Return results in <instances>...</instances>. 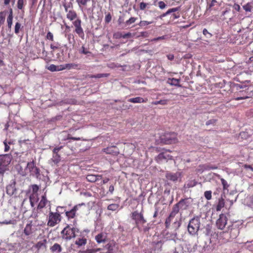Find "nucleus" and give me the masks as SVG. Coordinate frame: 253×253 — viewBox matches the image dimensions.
Returning <instances> with one entry per match:
<instances>
[{
    "mask_svg": "<svg viewBox=\"0 0 253 253\" xmlns=\"http://www.w3.org/2000/svg\"><path fill=\"white\" fill-rule=\"evenodd\" d=\"M42 230L36 221H29L25 225L22 236L28 240L38 239Z\"/></svg>",
    "mask_w": 253,
    "mask_h": 253,
    "instance_id": "obj_1",
    "label": "nucleus"
},
{
    "mask_svg": "<svg viewBox=\"0 0 253 253\" xmlns=\"http://www.w3.org/2000/svg\"><path fill=\"white\" fill-rule=\"evenodd\" d=\"M67 18L71 21H73V25L75 27L74 32L76 33L80 38L84 40V33L82 27V20L78 17L77 12L72 9L67 12Z\"/></svg>",
    "mask_w": 253,
    "mask_h": 253,
    "instance_id": "obj_2",
    "label": "nucleus"
},
{
    "mask_svg": "<svg viewBox=\"0 0 253 253\" xmlns=\"http://www.w3.org/2000/svg\"><path fill=\"white\" fill-rule=\"evenodd\" d=\"M131 217L135 221V227L139 231L146 232L148 231V228L144 226V224L146 223L147 221L144 217L142 211L140 212L137 211H134L131 214Z\"/></svg>",
    "mask_w": 253,
    "mask_h": 253,
    "instance_id": "obj_3",
    "label": "nucleus"
},
{
    "mask_svg": "<svg viewBox=\"0 0 253 253\" xmlns=\"http://www.w3.org/2000/svg\"><path fill=\"white\" fill-rule=\"evenodd\" d=\"M11 155L5 154L0 156V176L3 177L5 172L8 170V165L11 161Z\"/></svg>",
    "mask_w": 253,
    "mask_h": 253,
    "instance_id": "obj_4",
    "label": "nucleus"
},
{
    "mask_svg": "<svg viewBox=\"0 0 253 253\" xmlns=\"http://www.w3.org/2000/svg\"><path fill=\"white\" fill-rule=\"evenodd\" d=\"M177 134L175 132H165L160 137V141L164 144H171L177 142Z\"/></svg>",
    "mask_w": 253,
    "mask_h": 253,
    "instance_id": "obj_5",
    "label": "nucleus"
},
{
    "mask_svg": "<svg viewBox=\"0 0 253 253\" xmlns=\"http://www.w3.org/2000/svg\"><path fill=\"white\" fill-rule=\"evenodd\" d=\"M200 226V218L198 216L191 219L188 225V231L191 235H196L199 230Z\"/></svg>",
    "mask_w": 253,
    "mask_h": 253,
    "instance_id": "obj_6",
    "label": "nucleus"
},
{
    "mask_svg": "<svg viewBox=\"0 0 253 253\" xmlns=\"http://www.w3.org/2000/svg\"><path fill=\"white\" fill-rule=\"evenodd\" d=\"M76 231H78V229L74 227H71L69 224H67L66 226L62 230L61 234L63 239L69 240L76 237Z\"/></svg>",
    "mask_w": 253,
    "mask_h": 253,
    "instance_id": "obj_7",
    "label": "nucleus"
},
{
    "mask_svg": "<svg viewBox=\"0 0 253 253\" xmlns=\"http://www.w3.org/2000/svg\"><path fill=\"white\" fill-rule=\"evenodd\" d=\"M61 215L58 212L50 211L48 216L47 225L54 227L61 221Z\"/></svg>",
    "mask_w": 253,
    "mask_h": 253,
    "instance_id": "obj_8",
    "label": "nucleus"
},
{
    "mask_svg": "<svg viewBox=\"0 0 253 253\" xmlns=\"http://www.w3.org/2000/svg\"><path fill=\"white\" fill-rule=\"evenodd\" d=\"M170 151H165L160 153L156 158V161L158 163H162L164 161L167 162L172 159V156L169 154Z\"/></svg>",
    "mask_w": 253,
    "mask_h": 253,
    "instance_id": "obj_9",
    "label": "nucleus"
},
{
    "mask_svg": "<svg viewBox=\"0 0 253 253\" xmlns=\"http://www.w3.org/2000/svg\"><path fill=\"white\" fill-rule=\"evenodd\" d=\"M26 169L29 170L33 175H36L38 177L40 175V169L36 166L34 161L28 163Z\"/></svg>",
    "mask_w": 253,
    "mask_h": 253,
    "instance_id": "obj_10",
    "label": "nucleus"
},
{
    "mask_svg": "<svg viewBox=\"0 0 253 253\" xmlns=\"http://www.w3.org/2000/svg\"><path fill=\"white\" fill-rule=\"evenodd\" d=\"M227 218L224 214L219 215V218L217 220L216 225L219 229L223 230L227 224Z\"/></svg>",
    "mask_w": 253,
    "mask_h": 253,
    "instance_id": "obj_11",
    "label": "nucleus"
},
{
    "mask_svg": "<svg viewBox=\"0 0 253 253\" xmlns=\"http://www.w3.org/2000/svg\"><path fill=\"white\" fill-rule=\"evenodd\" d=\"M190 205V203L188 202V199H182L180 200V201L174 205V206H176L178 211L180 210L181 211L186 210L188 209Z\"/></svg>",
    "mask_w": 253,
    "mask_h": 253,
    "instance_id": "obj_12",
    "label": "nucleus"
},
{
    "mask_svg": "<svg viewBox=\"0 0 253 253\" xmlns=\"http://www.w3.org/2000/svg\"><path fill=\"white\" fill-rule=\"evenodd\" d=\"M180 176L181 173L179 172H176L175 173L167 172L166 174V177L167 180L174 182L177 181Z\"/></svg>",
    "mask_w": 253,
    "mask_h": 253,
    "instance_id": "obj_13",
    "label": "nucleus"
},
{
    "mask_svg": "<svg viewBox=\"0 0 253 253\" xmlns=\"http://www.w3.org/2000/svg\"><path fill=\"white\" fill-rule=\"evenodd\" d=\"M84 204L75 205L70 211H65V215L68 219L74 218L76 214L77 211L79 209V207Z\"/></svg>",
    "mask_w": 253,
    "mask_h": 253,
    "instance_id": "obj_14",
    "label": "nucleus"
},
{
    "mask_svg": "<svg viewBox=\"0 0 253 253\" xmlns=\"http://www.w3.org/2000/svg\"><path fill=\"white\" fill-rule=\"evenodd\" d=\"M47 204L50 205V202L47 199L46 193H44V194L41 197V200L37 206V210L41 211L43 208L45 207Z\"/></svg>",
    "mask_w": 253,
    "mask_h": 253,
    "instance_id": "obj_15",
    "label": "nucleus"
},
{
    "mask_svg": "<svg viewBox=\"0 0 253 253\" xmlns=\"http://www.w3.org/2000/svg\"><path fill=\"white\" fill-rule=\"evenodd\" d=\"M102 151L107 154H111L114 156H117L119 154V150L116 146H112L104 148Z\"/></svg>",
    "mask_w": 253,
    "mask_h": 253,
    "instance_id": "obj_16",
    "label": "nucleus"
},
{
    "mask_svg": "<svg viewBox=\"0 0 253 253\" xmlns=\"http://www.w3.org/2000/svg\"><path fill=\"white\" fill-rule=\"evenodd\" d=\"M107 234L106 233L101 232L95 236V239L97 243L100 244L105 243L107 240Z\"/></svg>",
    "mask_w": 253,
    "mask_h": 253,
    "instance_id": "obj_17",
    "label": "nucleus"
},
{
    "mask_svg": "<svg viewBox=\"0 0 253 253\" xmlns=\"http://www.w3.org/2000/svg\"><path fill=\"white\" fill-rule=\"evenodd\" d=\"M75 244L78 247L85 246L87 244V239L85 236L80 235L76 240Z\"/></svg>",
    "mask_w": 253,
    "mask_h": 253,
    "instance_id": "obj_18",
    "label": "nucleus"
},
{
    "mask_svg": "<svg viewBox=\"0 0 253 253\" xmlns=\"http://www.w3.org/2000/svg\"><path fill=\"white\" fill-rule=\"evenodd\" d=\"M47 240L44 239L42 241H40L37 243L35 245L34 247L39 251L41 249H46V248Z\"/></svg>",
    "mask_w": 253,
    "mask_h": 253,
    "instance_id": "obj_19",
    "label": "nucleus"
},
{
    "mask_svg": "<svg viewBox=\"0 0 253 253\" xmlns=\"http://www.w3.org/2000/svg\"><path fill=\"white\" fill-rule=\"evenodd\" d=\"M128 101L133 103H146L148 101V99L147 98H143L141 97H136L129 98Z\"/></svg>",
    "mask_w": 253,
    "mask_h": 253,
    "instance_id": "obj_20",
    "label": "nucleus"
},
{
    "mask_svg": "<svg viewBox=\"0 0 253 253\" xmlns=\"http://www.w3.org/2000/svg\"><path fill=\"white\" fill-rule=\"evenodd\" d=\"M6 193L11 196L16 192V189L15 187V182L13 184H9L6 186Z\"/></svg>",
    "mask_w": 253,
    "mask_h": 253,
    "instance_id": "obj_21",
    "label": "nucleus"
},
{
    "mask_svg": "<svg viewBox=\"0 0 253 253\" xmlns=\"http://www.w3.org/2000/svg\"><path fill=\"white\" fill-rule=\"evenodd\" d=\"M13 10L11 8H9V12L8 17H7V26L9 28H11L12 25V20H13Z\"/></svg>",
    "mask_w": 253,
    "mask_h": 253,
    "instance_id": "obj_22",
    "label": "nucleus"
},
{
    "mask_svg": "<svg viewBox=\"0 0 253 253\" xmlns=\"http://www.w3.org/2000/svg\"><path fill=\"white\" fill-rule=\"evenodd\" d=\"M50 250L52 253H59L62 251V247L59 244L55 243L50 248Z\"/></svg>",
    "mask_w": 253,
    "mask_h": 253,
    "instance_id": "obj_23",
    "label": "nucleus"
},
{
    "mask_svg": "<svg viewBox=\"0 0 253 253\" xmlns=\"http://www.w3.org/2000/svg\"><path fill=\"white\" fill-rule=\"evenodd\" d=\"M99 177L101 178V175H95L93 174H89L86 176V179L88 181L94 182L99 179Z\"/></svg>",
    "mask_w": 253,
    "mask_h": 253,
    "instance_id": "obj_24",
    "label": "nucleus"
},
{
    "mask_svg": "<svg viewBox=\"0 0 253 253\" xmlns=\"http://www.w3.org/2000/svg\"><path fill=\"white\" fill-rule=\"evenodd\" d=\"M180 80L175 78H169L168 80V83L172 85L180 86L179 84Z\"/></svg>",
    "mask_w": 253,
    "mask_h": 253,
    "instance_id": "obj_25",
    "label": "nucleus"
},
{
    "mask_svg": "<svg viewBox=\"0 0 253 253\" xmlns=\"http://www.w3.org/2000/svg\"><path fill=\"white\" fill-rule=\"evenodd\" d=\"M224 205L225 202L224 199L222 198H220L216 207V211H220L221 209L224 207Z\"/></svg>",
    "mask_w": 253,
    "mask_h": 253,
    "instance_id": "obj_26",
    "label": "nucleus"
},
{
    "mask_svg": "<svg viewBox=\"0 0 253 253\" xmlns=\"http://www.w3.org/2000/svg\"><path fill=\"white\" fill-rule=\"evenodd\" d=\"M65 66L67 70H70L72 69H79V65L75 63H67L65 64Z\"/></svg>",
    "mask_w": 253,
    "mask_h": 253,
    "instance_id": "obj_27",
    "label": "nucleus"
},
{
    "mask_svg": "<svg viewBox=\"0 0 253 253\" xmlns=\"http://www.w3.org/2000/svg\"><path fill=\"white\" fill-rule=\"evenodd\" d=\"M179 211L176 206H173L172 211L169 214V216L172 218H174L175 215L179 212Z\"/></svg>",
    "mask_w": 253,
    "mask_h": 253,
    "instance_id": "obj_28",
    "label": "nucleus"
},
{
    "mask_svg": "<svg viewBox=\"0 0 253 253\" xmlns=\"http://www.w3.org/2000/svg\"><path fill=\"white\" fill-rule=\"evenodd\" d=\"M61 160L60 156L58 154H53L52 156V161L55 164H57Z\"/></svg>",
    "mask_w": 253,
    "mask_h": 253,
    "instance_id": "obj_29",
    "label": "nucleus"
},
{
    "mask_svg": "<svg viewBox=\"0 0 253 253\" xmlns=\"http://www.w3.org/2000/svg\"><path fill=\"white\" fill-rule=\"evenodd\" d=\"M199 168H201L202 170H209L211 169H215L217 168V167L210 166L209 165H200L199 166Z\"/></svg>",
    "mask_w": 253,
    "mask_h": 253,
    "instance_id": "obj_30",
    "label": "nucleus"
},
{
    "mask_svg": "<svg viewBox=\"0 0 253 253\" xmlns=\"http://www.w3.org/2000/svg\"><path fill=\"white\" fill-rule=\"evenodd\" d=\"M101 250L100 248L97 249H87L85 251L80 252L81 253H95Z\"/></svg>",
    "mask_w": 253,
    "mask_h": 253,
    "instance_id": "obj_31",
    "label": "nucleus"
},
{
    "mask_svg": "<svg viewBox=\"0 0 253 253\" xmlns=\"http://www.w3.org/2000/svg\"><path fill=\"white\" fill-rule=\"evenodd\" d=\"M153 22L146 20H141L138 25L141 27H145L149 24H152Z\"/></svg>",
    "mask_w": 253,
    "mask_h": 253,
    "instance_id": "obj_32",
    "label": "nucleus"
},
{
    "mask_svg": "<svg viewBox=\"0 0 253 253\" xmlns=\"http://www.w3.org/2000/svg\"><path fill=\"white\" fill-rule=\"evenodd\" d=\"M119 207V204H112L109 205L108 206L107 209L109 211H115L118 210Z\"/></svg>",
    "mask_w": 253,
    "mask_h": 253,
    "instance_id": "obj_33",
    "label": "nucleus"
},
{
    "mask_svg": "<svg viewBox=\"0 0 253 253\" xmlns=\"http://www.w3.org/2000/svg\"><path fill=\"white\" fill-rule=\"evenodd\" d=\"M173 219V218H172L169 216L166 218L165 222L166 228L168 229L169 228L171 222Z\"/></svg>",
    "mask_w": 253,
    "mask_h": 253,
    "instance_id": "obj_34",
    "label": "nucleus"
},
{
    "mask_svg": "<svg viewBox=\"0 0 253 253\" xmlns=\"http://www.w3.org/2000/svg\"><path fill=\"white\" fill-rule=\"evenodd\" d=\"M45 68L51 72H55V71H57V70H58L57 66H56L54 64H50L49 65H47V66H46Z\"/></svg>",
    "mask_w": 253,
    "mask_h": 253,
    "instance_id": "obj_35",
    "label": "nucleus"
},
{
    "mask_svg": "<svg viewBox=\"0 0 253 253\" xmlns=\"http://www.w3.org/2000/svg\"><path fill=\"white\" fill-rule=\"evenodd\" d=\"M6 16V11L0 12V25H2L5 21V18Z\"/></svg>",
    "mask_w": 253,
    "mask_h": 253,
    "instance_id": "obj_36",
    "label": "nucleus"
},
{
    "mask_svg": "<svg viewBox=\"0 0 253 253\" xmlns=\"http://www.w3.org/2000/svg\"><path fill=\"white\" fill-rule=\"evenodd\" d=\"M243 8L246 12H251L253 6L250 3L248 2L246 4L243 5Z\"/></svg>",
    "mask_w": 253,
    "mask_h": 253,
    "instance_id": "obj_37",
    "label": "nucleus"
},
{
    "mask_svg": "<svg viewBox=\"0 0 253 253\" xmlns=\"http://www.w3.org/2000/svg\"><path fill=\"white\" fill-rule=\"evenodd\" d=\"M50 46L51 49H52V51H51L52 54L53 55L55 50L59 48L60 44L58 43H56L55 44L51 43L50 44Z\"/></svg>",
    "mask_w": 253,
    "mask_h": 253,
    "instance_id": "obj_38",
    "label": "nucleus"
},
{
    "mask_svg": "<svg viewBox=\"0 0 253 253\" xmlns=\"http://www.w3.org/2000/svg\"><path fill=\"white\" fill-rule=\"evenodd\" d=\"M168 103L167 100H160L159 101H153L152 102V104L153 105H158V104H162V105H166Z\"/></svg>",
    "mask_w": 253,
    "mask_h": 253,
    "instance_id": "obj_39",
    "label": "nucleus"
},
{
    "mask_svg": "<svg viewBox=\"0 0 253 253\" xmlns=\"http://www.w3.org/2000/svg\"><path fill=\"white\" fill-rule=\"evenodd\" d=\"M38 200V194L31 193L29 196L30 201H34L37 202Z\"/></svg>",
    "mask_w": 253,
    "mask_h": 253,
    "instance_id": "obj_40",
    "label": "nucleus"
},
{
    "mask_svg": "<svg viewBox=\"0 0 253 253\" xmlns=\"http://www.w3.org/2000/svg\"><path fill=\"white\" fill-rule=\"evenodd\" d=\"M220 179L221 183L223 185V190L228 189V188L229 187V185L228 184L227 182L223 178H220Z\"/></svg>",
    "mask_w": 253,
    "mask_h": 253,
    "instance_id": "obj_41",
    "label": "nucleus"
},
{
    "mask_svg": "<svg viewBox=\"0 0 253 253\" xmlns=\"http://www.w3.org/2000/svg\"><path fill=\"white\" fill-rule=\"evenodd\" d=\"M137 19V18L136 17H131L128 20L126 21V25H130V24L134 23Z\"/></svg>",
    "mask_w": 253,
    "mask_h": 253,
    "instance_id": "obj_42",
    "label": "nucleus"
},
{
    "mask_svg": "<svg viewBox=\"0 0 253 253\" xmlns=\"http://www.w3.org/2000/svg\"><path fill=\"white\" fill-rule=\"evenodd\" d=\"M21 28V25L19 22H16L15 25L14 32L16 34H18L19 33L20 29Z\"/></svg>",
    "mask_w": 253,
    "mask_h": 253,
    "instance_id": "obj_43",
    "label": "nucleus"
},
{
    "mask_svg": "<svg viewBox=\"0 0 253 253\" xmlns=\"http://www.w3.org/2000/svg\"><path fill=\"white\" fill-rule=\"evenodd\" d=\"M211 191H206L204 193V196L205 198L208 200H210L211 199Z\"/></svg>",
    "mask_w": 253,
    "mask_h": 253,
    "instance_id": "obj_44",
    "label": "nucleus"
},
{
    "mask_svg": "<svg viewBox=\"0 0 253 253\" xmlns=\"http://www.w3.org/2000/svg\"><path fill=\"white\" fill-rule=\"evenodd\" d=\"M32 189V193L34 194H38V192L39 190V186L37 184H33L31 185Z\"/></svg>",
    "mask_w": 253,
    "mask_h": 253,
    "instance_id": "obj_45",
    "label": "nucleus"
},
{
    "mask_svg": "<svg viewBox=\"0 0 253 253\" xmlns=\"http://www.w3.org/2000/svg\"><path fill=\"white\" fill-rule=\"evenodd\" d=\"M77 3H78L80 6H85L88 1L89 0H76Z\"/></svg>",
    "mask_w": 253,
    "mask_h": 253,
    "instance_id": "obj_46",
    "label": "nucleus"
},
{
    "mask_svg": "<svg viewBox=\"0 0 253 253\" xmlns=\"http://www.w3.org/2000/svg\"><path fill=\"white\" fill-rule=\"evenodd\" d=\"M24 0H18L17 1V8L19 9H22L24 6Z\"/></svg>",
    "mask_w": 253,
    "mask_h": 253,
    "instance_id": "obj_47",
    "label": "nucleus"
},
{
    "mask_svg": "<svg viewBox=\"0 0 253 253\" xmlns=\"http://www.w3.org/2000/svg\"><path fill=\"white\" fill-rule=\"evenodd\" d=\"M46 39L47 40H49L51 41H53L54 40V37L52 33H51L50 32H48L46 36Z\"/></svg>",
    "mask_w": 253,
    "mask_h": 253,
    "instance_id": "obj_48",
    "label": "nucleus"
},
{
    "mask_svg": "<svg viewBox=\"0 0 253 253\" xmlns=\"http://www.w3.org/2000/svg\"><path fill=\"white\" fill-rule=\"evenodd\" d=\"M158 4L159 7L161 9H163L167 6V4L163 1H159Z\"/></svg>",
    "mask_w": 253,
    "mask_h": 253,
    "instance_id": "obj_49",
    "label": "nucleus"
},
{
    "mask_svg": "<svg viewBox=\"0 0 253 253\" xmlns=\"http://www.w3.org/2000/svg\"><path fill=\"white\" fill-rule=\"evenodd\" d=\"M112 20V16L110 13H108L105 17V21L106 23H109Z\"/></svg>",
    "mask_w": 253,
    "mask_h": 253,
    "instance_id": "obj_50",
    "label": "nucleus"
},
{
    "mask_svg": "<svg viewBox=\"0 0 253 253\" xmlns=\"http://www.w3.org/2000/svg\"><path fill=\"white\" fill-rule=\"evenodd\" d=\"M240 136L242 138L247 139L249 137V135L248 132L245 131H242L240 132Z\"/></svg>",
    "mask_w": 253,
    "mask_h": 253,
    "instance_id": "obj_51",
    "label": "nucleus"
},
{
    "mask_svg": "<svg viewBox=\"0 0 253 253\" xmlns=\"http://www.w3.org/2000/svg\"><path fill=\"white\" fill-rule=\"evenodd\" d=\"M95 75V78H101L103 77H107L109 76V74L104 73V74H98Z\"/></svg>",
    "mask_w": 253,
    "mask_h": 253,
    "instance_id": "obj_52",
    "label": "nucleus"
},
{
    "mask_svg": "<svg viewBox=\"0 0 253 253\" xmlns=\"http://www.w3.org/2000/svg\"><path fill=\"white\" fill-rule=\"evenodd\" d=\"M166 37H167V36H163L159 37L158 38H154V39H152L151 41V42H156L159 40H165L166 39Z\"/></svg>",
    "mask_w": 253,
    "mask_h": 253,
    "instance_id": "obj_53",
    "label": "nucleus"
},
{
    "mask_svg": "<svg viewBox=\"0 0 253 253\" xmlns=\"http://www.w3.org/2000/svg\"><path fill=\"white\" fill-rule=\"evenodd\" d=\"M63 146L55 147L52 150L53 154H58V152L63 148Z\"/></svg>",
    "mask_w": 253,
    "mask_h": 253,
    "instance_id": "obj_54",
    "label": "nucleus"
},
{
    "mask_svg": "<svg viewBox=\"0 0 253 253\" xmlns=\"http://www.w3.org/2000/svg\"><path fill=\"white\" fill-rule=\"evenodd\" d=\"M148 3L142 2L139 4V8L141 10H144L147 7Z\"/></svg>",
    "mask_w": 253,
    "mask_h": 253,
    "instance_id": "obj_55",
    "label": "nucleus"
},
{
    "mask_svg": "<svg viewBox=\"0 0 253 253\" xmlns=\"http://www.w3.org/2000/svg\"><path fill=\"white\" fill-rule=\"evenodd\" d=\"M216 122V120H215V119H211L210 120H208L206 123V125L207 126H209L210 125H214V124H215Z\"/></svg>",
    "mask_w": 253,
    "mask_h": 253,
    "instance_id": "obj_56",
    "label": "nucleus"
},
{
    "mask_svg": "<svg viewBox=\"0 0 253 253\" xmlns=\"http://www.w3.org/2000/svg\"><path fill=\"white\" fill-rule=\"evenodd\" d=\"M63 6L64 7V9H65V11L66 12H67L69 11L68 10V9L70 8V7H72V4L71 3H69L68 4L65 3L63 4Z\"/></svg>",
    "mask_w": 253,
    "mask_h": 253,
    "instance_id": "obj_57",
    "label": "nucleus"
},
{
    "mask_svg": "<svg viewBox=\"0 0 253 253\" xmlns=\"http://www.w3.org/2000/svg\"><path fill=\"white\" fill-rule=\"evenodd\" d=\"M121 37H122L124 39H126V38H130L131 37V33H127L125 34H124V35H121L120 36Z\"/></svg>",
    "mask_w": 253,
    "mask_h": 253,
    "instance_id": "obj_58",
    "label": "nucleus"
},
{
    "mask_svg": "<svg viewBox=\"0 0 253 253\" xmlns=\"http://www.w3.org/2000/svg\"><path fill=\"white\" fill-rule=\"evenodd\" d=\"M180 222L178 221L177 220L174 221V223H173V225L174 226V228H175V229H178L180 226Z\"/></svg>",
    "mask_w": 253,
    "mask_h": 253,
    "instance_id": "obj_59",
    "label": "nucleus"
},
{
    "mask_svg": "<svg viewBox=\"0 0 253 253\" xmlns=\"http://www.w3.org/2000/svg\"><path fill=\"white\" fill-rule=\"evenodd\" d=\"M57 68L58 69L57 71H60L66 69L65 64L57 66Z\"/></svg>",
    "mask_w": 253,
    "mask_h": 253,
    "instance_id": "obj_60",
    "label": "nucleus"
},
{
    "mask_svg": "<svg viewBox=\"0 0 253 253\" xmlns=\"http://www.w3.org/2000/svg\"><path fill=\"white\" fill-rule=\"evenodd\" d=\"M81 53L84 54H87V53H89V51L87 50L85 47L83 46L81 48Z\"/></svg>",
    "mask_w": 253,
    "mask_h": 253,
    "instance_id": "obj_61",
    "label": "nucleus"
},
{
    "mask_svg": "<svg viewBox=\"0 0 253 253\" xmlns=\"http://www.w3.org/2000/svg\"><path fill=\"white\" fill-rule=\"evenodd\" d=\"M62 118V116L61 115L56 116L55 117L52 118V121L54 122L58 120H60Z\"/></svg>",
    "mask_w": 253,
    "mask_h": 253,
    "instance_id": "obj_62",
    "label": "nucleus"
},
{
    "mask_svg": "<svg viewBox=\"0 0 253 253\" xmlns=\"http://www.w3.org/2000/svg\"><path fill=\"white\" fill-rule=\"evenodd\" d=\"M203 34L206 36L209 35L210 37H211V34L206 29H204Z\"/></svg>",
    "mask_w": 253,
    "mask_h": 253,
    "instance_id": "obj_63",
    "label": "nucleus"
},
{
    "mask_svg": "<svg viewBox=\"0 0 253 253\" xmlns=\"http://www.w3.org/2000/svg\"><path fill=\"white\" fill-rule=\"evenodd\" d=\"M233 8L235 10H236L237 11H240L241 9L240 5L237 3H235L233 5Z\"/></svg>",
    "mask_w": 253,
    "mask_h": 253,
    "instance_id": "obj_64",
    "label": "nucleus"
}]
</instances>
